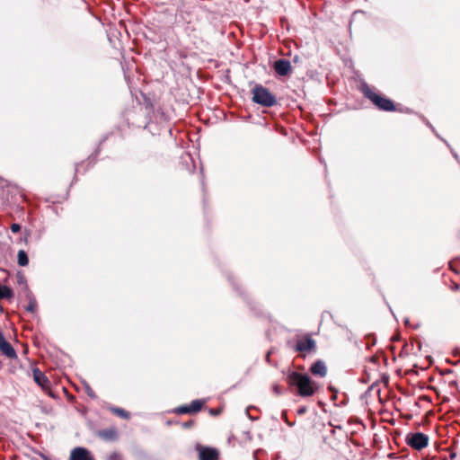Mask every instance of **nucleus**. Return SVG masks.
Listing matches in <instances>:
<instances>
[{
    "label": "nucleus",
    "instance_id": "nucleus-7",
    "mask_svg": "<svg viewBox=\"0 0 460 460\" xmlns=\"http://www.w3.org/2000/svg\"><path fill=\"white\" fill-rule=\"evenodd\" d=\"M274 70L279 75H287L291 72L290 62L286 59H279L274 63Z\"/></svg>",
    "mask_w": 460,
    "mask_h": 460
},
{
    "label": "nucleus",
    "instance_id": "nucleus-13",
    "mask_svg": "<svg viewBox=\"0 0 460 460\" xmlns=\"http://www.w3.org/2000/svg\"><path fill=\"white\" fill-rule=\"evenodd\" d=\"M202 402L200 401H193L190 406L181 407L179 409V412L187 413V412H197L201 409Z\"/></svg>",
    "mask_w": 460,
    "mask_h": 460
},
{
    "label": "nucleus",
    "instance_id": "nucleus-20",
    "mask_svg": "<svg viewBox=\"0 0 460 460\" xmlns=\"http://www.w3.org/2000/svg\"><path fill=\"white\" fill-rule=\"evenodd\" d=\"M273 391L277 394H281V387L278 385H275L273 386Z\"/></svg>",
    "mask_w": 460,
    "mask_h": 460
},
{
    "label": "nucleus",
    "instance_id": "nucleus-17",
    "mask_svg": "<svg viewBox=\"0 0 460 460\" xmlns=\"http://www.w3.org/2000/svg\"><path fill=\"white\" fill-rule=\"evenodd\" d=\"M37 309V302L35 299H31L29 305L26 306V310L34 313Z\"/></svg>",
    "mask_w": 460,
    "mask_h": 460
},
{
    "label": "nucleus",
    "instance_id": "nucleus-22",
    "mask_svg": "<svg viewBox=\"0 0 460 460\" xmlns=\"http://www.w3.org/2000/svg\"><path fill=\"white\" fill-rule=\"evenodd\" d=\"M24 281V278L22 276L19 278V283H22Z\"/></svg>",
    "mask_w": 460,
    "mask_h": 460
},
{
    "label": "nucleus",
    "instance_id": "nucleus-1",
    "mask_svg": "<svg viewBox=\"0 0 460 460\" xmlns=\"http://www.w3.org/2000/svg\"><path fill=\"white\" fill-rule=\"evenodd\" d=\"M288 385L297 388V393L302 397L312 396L316 390V386L311 378L305 374L291 372L287 376Z\"/></svg>",
    "mask_w": 460,
    "mask_h": 460
},
{
    "label": "nucleus",
    "instance_id": "nucleus-9",
    "mask_svg": "<svg viewBox=\"0 0 460 460\" xmlns=\"http://www.w3.org/2000/svg\"><path fill=\"white\" fill-rule=\"evenodd\" d=\"M218 452L214 448L200 447L199 448V460H217Z\"/></svg>",
    "mask_w": 460,
    "mask_h": 460
},
{
    "label": "nucleus",
    "instance_id": "nucleus-18",
    "mask_svg": "<svg viewBox=\"0 0 460 460\" xmlns=\"http://www.w3.org/2000/svg\"><path fill=\"white\" fill-rule=\"evenodd\" d=\"M11 230L13 233H18L21 230V226L19 224H13L11 226Z\"/></svg>",
    "mask_w": 460,
    "mask_h": 460
},
{
    "label": "nucleus",
    "instance_id": "nucleus-5",
    "mask_svg": "<svg viewBox=\"0 0 460 460\" xmlns=\"http://www.w3.org/2000/svg\"><path fill=\"white\" fill-rule=\"evenodd\" d=\"M69 460H95L92 453L84 447H75L70 454Z\"/></svg>",
    "mask_w": 460,
    "mask_h": 460
},
{
    "label": "nucleus",
    "instance_id": "nucleus-15",
    "mask_svg": "<svg viewBox=\"0 0 460 460\" xmlns=\"http://www.w3.org/2000/svg\"><path fill=\"white\" fill-rule=\"evenodd\" d=\"M17 257H18V264H19L20 266L24 267V266H27V265H28V263H29V259H28V256H27V253L25 252V251H23V250H20V251L18 252V255H17Z\"/></svg>",
    "mask_w": 460,
    "mask_h": 460
},
{
    "label": "nucleus",
    "instance_id": "nucleus-8",
    "mask_svg": "<svg viewBox=\"0 0 460 460\" xmlns=\"http://www.w3.org/2000/svg\"><path fill=\"white\" fill-rule=\"evenodd\" d=\"M314 341L310 337H305L297 341L296 349L297 351H310L314 349Z\"/></svg>",
    "mask_w": 460,
    "mask_h": 460
},
{
    "label": "nucleus",
    "instance_id": "nucleus-3",
    "mask_svg": "<svg viewBox=\"0 0 460 460\" xmlns=\"http://www.w3.org/2000/svg\"><path fill=\"white\" fill-rule=\"evenodd\" d=\"M363 93L376 107L382 111H392L394 110L393 102L375 93L368 86L363 87Z\"/></svg>",
    "mask_w": 460,
    "mask_h": 460
},
{
    "label": "nucleus",
    "instance_id": "nucleus-4",
    "mask_svg": "<svg viewBox=\"0 0 460 460\" xmlns=\"http://www.w3.org/2000/svg\"><path fill=\"white\" fill-rule=\"evenodd\" d=\"M405 442L411 448L420 451L428 447L429 438L422 432H411L406 435Z\"/></svg>",
    "mask_w": 460,
    "mask_h": 460
},
{
    "label": "nucleus",
    "instance_id": "nucleus-14",
    "mask_svg": "<svg viewBox=\"0 0 460 460\" xmlns=\"http://www.w3.org/2000/svg\"><path fill=\"white\" fill-rule=\"evenodd\" d=\"M13 291L6 286H3L0 284V300L1 299H10L13 297Z\"/></svg>",
    "mask_w": 460,
    "mask_h": 460
},
{
    "label": "nucleus",
    "instance_id": "nucleus-21",
    "mask_svg": "<svg viewBox=\"0 0 460 460\" xmlns=\"http://www.w3.org/2000/svg\"><path fill=\"white\" fill-rule=\"evenodd\" d=\"M305 411V408H301V409H299V410H298V413H299V414H302V413H304Z\"/></svg>",
    "mask_w": 460,
    "mask_h": 460
},
{
    "label": "nucleus",
    "instance_id": "nucleus-11",
    "mask_svg": "<svg viewBox=\"0 0 460 460\" xmlns=\"http://www.w3.org/2000/svg\"><path fill=\"white\" fill-rule=\"evenodd\" d=\"M98 437L104 440H107V441H113V440H116L118 438V431H117L116 428L111 427V428L98 431Z\"/></svg>",
    "mask_w": 460,
    "mask_h": 460
},
{
    "label": "nucleus",
    "instance_id": "nucleus-10",
    "mask_svg": "<svg viewBox=\"0 0 460 460\" xmlns=\"http://www.w3.org/2000/svg\"><path fill=\"white\" fill-rule=\"evenodd\" d=\"M34 381L43 389H49V381L48 377L39 369L33 370Z\"/></svg>",
    "mask_w": 460,
    "mask_h": 460
},
{
    "label": "nucleus",
    "instance_id": "nucleus-19",
    "mask_svg": "<svg viewBox=\"0 0 460 460\" xmlns=\"http://www.w3.org/2000/svg\"><path fill=\"white\" fill-rule=\"evenodd\" d=\"M109 460H122L121 456L118 453H113L109 456Z\"/></svg>",
    "mask_w": 460,
    "mask_h": 460
},
{
    "label": "nucleus",
    "instance_id": "nucleus-16",
    "mask_svg": "<svg viewBox=\"0 0 460 460\" xmlns=\"http://www.w3.org/2000/svg\"><path fill=\"white\" fill-rule=\"evenodd\" d=\"M111 412H113L114 414H116L117 416H119L120 418H123V419L129 418V413L121 408L111 407Z\"/></svg>",
    "mask_w": 460,
    "mask_h": 460
},
{
    "label": "nucleus",
    "instance_id": "nucleus-6",
    "mask_svg": "<svg viewBox=\"0 0 460 460\" xmlns=\"http://www.w3.org/2000/svg\"><path fill=\"white\" fill-rule=\"evenodd\" d=\"M0 352L9 358H14L17 357L14 349L12 345L6 341L2 332L0 331Z\"/></svg>",
    "mask_w": 460,
    "mask_h": 460
},
{
    "label": "nucleus",
    "instance_id": "nucleus-2",
    "mask_svg": "<svg viewBox=\"0 0 460 460\" xmlns=\"http://www.w3.org/2000/svg\"><path fill=\"white\" fill-rule=\"evenodd\" d=\"M252 101L264 107H272L277 103V98L266 87L257 84L253 87Z\"/></svg>",
    "mask_w": 460,
    "mask_h": 460
},
{
    "label": "nucleus",
    "instance_id": "nucleus-12",
    "mask_svg": "<svg viewBox=\"0 0 460 460\" xmlns=\"http://www.w3.org/2000/svg\"><path fill=\"white\" fill-rule=\"evenodd\" d=\"M311 372L314 376H319L321 377L325 376V375L327 373V369H326L325 364L323 361H321V360L316 361L311 367Z\"/></svg>",
    "mask_w": 460,
    "mask_h": 460
}]
</instances>
